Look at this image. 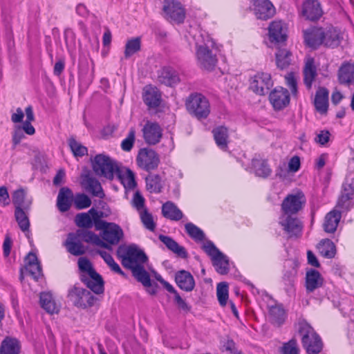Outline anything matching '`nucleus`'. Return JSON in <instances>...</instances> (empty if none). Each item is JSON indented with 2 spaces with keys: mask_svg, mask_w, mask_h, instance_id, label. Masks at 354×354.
I'll return each mask as SVG.
<instances>
[{
  "mask_svg": "<svg viewBox=\"0 0 354 354\" xmlns=\"http://www.w3.org/2000/svg\"><path fill=\"white\" fill-rule=\"evenodd\" d=\"M185 228L186 232L191 238L196 242L199 241V227L192 223H187L185 225Z\"/></svg>",
  "mask_w": 354,
  "mask_h": 354,
  "instance_id": "obj_62",
  "label": "nucleus"
},
{
  "mask_svg": "<svg viewBox=\"0 0 354 354\" xmlns=\"http://www.w3.org/2000/svg\"><path fill=\"white\" fill-rule=\"evenodd\" d=\"M287 86L290 88L293 95L297 93V79L294 73H289L285 76Z\"/></svg>",
  "mask_w": 354,
  "mask_h": 354,
  "instance_id": "obj_60",
  "label": "nucleus"
},
{
  "mask_svg": "<svg viewBox=\"0 0 354 354\" xmlns=\"http://www.w3.org/2000/svg\"><path fill=\"white\" fill-rule=\"evenodd\" d=\"M73 201V194L71 189L62 187L57 198V207L61 212H66L71 208Z\"/></svg>",
  "mask_w": 354,
  "mask_h": 354,
  "instance_id": "obj_26",
  "label": "nucleus"
},
{
  "mask_svg": "<svg viewBox=\"0 0 354 354\" xmlns=\"http://www.w3.org/2000/svg\"><path fill=\"white\" fill-rule=\"evenodd\" d=\"M251 9L255 16L263 20L272 17L275 13V9L269 0H250Z\"/></svg>",
  "mask_w": 354,
  "mask_h": 354,
  "instance_id": "obj_16",
  "label": "nucleus"
},
{
  "mask_svg": "<svg viewBox=\"0 0 354 354\" xmlns=\"http://www.w3.org/2000/svg\"><path fill=\"white\" fill-rule=\"evenodd\" d=\"M305 44L313 49L322 46L323 27L312 26L303 31Z\"/></svg>",
  "mask_w": 354,
  "mask_h": 354,
  "instance_id": "obj_19",
  "label": "nucleus"
},
{
  "mask_svg": "<svg viewBox=\"0 0 354 354\" xmlns=\"http://www.w3.org/2000/svg\"><path fill=\"white\" fill-rule=\"evenodd\" d=\"M220 51L218 46L209 35L203 38L201 44V67L207 71H212L218 63L217 55Z\"/></svg>",
  "mask_w": 354,
  "mask_h": 354,
  "instance_id": "obj_2",
  "label": "nucleus"
},
{
  "mask_svg": "<svg viewBox=\"0 0 354 354\" xmlns=\"http://www.w3.org/2000/svg\"><path fill=\"white\" fill-rule=\"evenodd\" d=\"M301 15L305 19L317 21L324 15L322 4L319 0H304L301 4Z\"/></svg>",
  "mask_w": 354,
  "mask_h": 354,
  "instance_id": "obj_12",
  "label": "nucleus"
},
{
  "mask_svg": "<svg viewBox=\"0 0 354 354\" xmlns=\"http://www.w3.org/2000/svg\"><path fill=\"white\" fill-rule=\"evenodd\" d=\"M299 349L296 340L291 339L288 342L285 343L281 348L283 354H299Z\"/></svg>",
  "mask_w": 354,
  "mask_h": 354,
  "instance_id": "obj_59",
  "label": "nucleus"
},
{
  "mask_svg": "<svg viewBox=\"0 0 354 354\" xmlns=\"http://www.w3.org/2000/svg\"><path fill=\"white\" fill-rule=\"evenodd\" d=\"M295 280H296V279L286 277H283V276L282 277V283H283V288H284L285 291L289 295L295 292Z\"/></svg>",
  "mask_w": 354,
  "mask_h": 354,
  "instance_id": "obj_63",
  "label": "nucleus"
},
{
  "mask_svg": "<svg viewBox=\"0 0 354 354\" xmlns=\"http://www.w3.org/2000/svg\"><path fill=\"white\" fill-rule=\"evenodd\" d=\"M91 160L93 170L97 176L112 180L115 174L119 172L117 162L109 156L97 154Z\"/></svg>",
  "mask_w": 354,
  "mask_h": 354,
  "instance_id": "obj_3",
  "label": "nucleus"
},
{
  "mask_svg": "<svg viewBox=\"0 0 354 354\" xmlns=\"http://www.w3.org/2000/svg\"><path fill=\"white\" fill-rule=\"evenodd\" d=\"M162 214L165 218L174 221H178L184 217L182 211L171 201H167L162 205Z\"/></svg>",
  "mask_w": 354,
  "mask_h": 354,
  "instance_id": "obj_34",
  "label": "nucleus"
},
{
  "mask_svg": "<svg viewBox=\"0 0 354 354\" xmlns=\"http://www.w3.org/2000/svg\"><path fill=\"white\" fill-rule=\"evenodd\" d=\"M212 263L215 270L220 274H227L230 271V260L229 258L223 252L218 256L213 259Z\"/></svg>",
  "mask_w": 354,
  "mask_h": 354,
  "instance_id": "obj_38",
  "label": "nucleus"
},
{
  "mask_svg": "<svg viewBox=\"0 0 354 354\" xmlns=\"http://www.w3.org/2000/svg\"><path fill=\"white\" fill-rule=\"evenodd\" d=\"M201 247L211 261L222 252L212 241L205 239V234L202 230H201Z\"/></svg>",
  "mask_w": 354,
  "mask_h": 354,
  "instance_id": "obj_39",
  "label": "nucleus"
},
{
  "mask_svg": "<svg viewBox=\"0 0 354 354\" xmlns=\"http://www.w3.org/2000/svg\"><path fill=\"white\" fill-rule=\"evenodd\" d=\"M91 216L93 219L94 226L96 230H100L105 225H107L110 222L103 221L102 218H105L108 216V214L102 211H98L95 208L92 207L89 209Z\"/></svg>",
  "mask_w": 354,
  "mask_h": 354,
  "instance_id": "obj_50",
  "label": "nucleus"
},
{
  "mask_svg": "<svg viewBox=\"0 0 354 354\" xmlns=\"http://www.w3.org/2000/svg\"><path fill=\"white\" fill-rule=\"evenodd\" d=\"M269 100L274 110L280 111L290 103V94L286 88L276 87L269 95Z\"/></svg>",
  "mask_w": 354,
  "mask_h": 354,
  "instance_id": "obj_17",
  "label": "nucleus"
},
{
  "mask_svg": "<svg viewBox=\"0 0 354 354\" xmlns=\"http://www.w3.org/2000/svg\"><path fill=\"white\" fill-rule=\"evenodd\" d=\"M147 189L151 193H160L162 189L161 178L158 175H149L146 177Z\"/></svg>",
  "mask_w": 354,
  "mask_h": 354,
  "instance_id": "obj_49",
  "label": "nucleus"
},
{
  "mask_svg": "<svg viewBox=\"0 0 354 354\" xmlns=\"http://www.w3.org/2000/svg\"><path fill=\"white\" fill-rule=\"evenodd\" d=\"M303 76L304 85L308 90H310L317 76V68L315 61L311 56H306L304 59Z\"/></svg>",
  "mask_w": 354,
  "mask_h": 354,
  "instance_id": "obj_18",
  "label": "nucleus"
},
{
  "mask_svg": "<svg viewBox=\"0 0 354 354\" xmlns=\"http://www.w3.org/2000/svg\"><path fill=\"white\" fill-rule=\"evenodd\" d=\"M82 281L86 286L95 294H101L104 292V282L102 277L96 272L95 274L86 276L82 274Z\"/></svg>",
  "mask_w": 354,
  "mask_h": 354,
  "instance_id": "obj_31",
  "label": "nucleus"
},
{
  "mask_svg": "<svg viewBox=\"0 0 354 354\" xmlns=\"http://www.w3.org/2000/svg\"><path fill=\"white\" fill-rule=\"evenodd\" d=\"M299 262L297 259H288L284 263L283 277L296 279Z\"/></svg>",
  "mask_w": 354,
  "mask_h": 354,
  "instance_id": "obj_48",
  "label": "nucleus"
},
{
  "mask_svg": "<svg viewBox=\"0 0 354 354\" xmlns=\"http://www.w3.org/2000/svg\"><path fill=\"white\" fill-rule=\"evenodd\" d=\"M159 240L162 242L167 248L176 254L178 257L185 259L187 257V253L184 247L180 246L172 238L162 234L159 235Z\"/></svg>",
  "mask_w": 354,
  "mask_h": 354,
  "instance_id": "obj_35",
  "label": "nucleus"
},
{
  "mask_svg": "<svg viewBox=\"0 0 354 354\" xmlns=\"http://www.w3.org/2000/svg\"><path fill=\"white\" fill-rule=\"evenodd\" d=\"M82 186L85 190L93 196L102 198L104 197L102 185L99 180L90 174H85L82 176Z\"/></svg>",
  "mask_w": 354,
  "mask_h": 354,
  "instance_id": "obj_22",
  "label": "nucleus"
},
{
  "mask_svg": "<svg viewBox=\"0 0 354 354\" xmlns=\"http://www.w3.org/2000/svg\"><path fill=\"white\" fill-rule=\"evenodd\" d=\"M175 281L178 286L187 292L193 290L195 281L190 272L186 270H180L176 273Z\"/></svg>",
  "mask_w": 354,
  "mask_h": 354,
  "instance_id": "obj_30",
  "label": "nucleus"
},
{
  "mask_svg": "<svg viewBox=\"0 0 354 354\" xmlns=\"http://www.w3.org/2000/svg\"><path fill=\"white\" fill-rule=\"evenodd\" d=\"M141 49V39L138 37H133L127 41L124 52V58L129 59Z\"/></svg>",
  "mask_w": 354,
  "mask_h": 354,
  "instance_id": "obj_45",
  "label": "nucleus"
},
{
  "mask_svg": "<svg viewBox=\"0 0 354 354\" xmlns=\"http://www.w3.org/2000/svg\"><path fill=\"white\" fill-rule=\"evenodd\" d=\"M75 223L78 227L90 229L94 225L93 217L89 213L82 212L76 214L75 217Z\"/></svg>",
  "mask_w": 354,
  "mask_h": 354,
  "instance_id": "obj_47",
  "label": "nucleus"
},
{
  "mask_svg": "<svg viewBox=\"0 0 354 354\" xmlns=\"http://www.w3.org/2000/svg\"><path fill=\"white\" fill-rule=\"evenodd\" d=\"M292 53L287 49H279L275 54L277 66L281 69L287 68L292 62Z\"/></svg>",
  "mask_w": 354,
  "mask_h": 354,
  "instance_id": "obj_41",
  "label": "nucleus"
},
{
  "mask_svg": "<svg viewBox=\"0 0 354 354\" xmlns=\"http://www.w3.org/2000/svg\"><path fill=\"white\" fill-rule=\"evenodd\" d=\"M216 295L221 306L227 304L228 299V284L226 282H221L217 285Z\"/></svg>",
  "mask_w": 354,
  "mask_h": 354,
  "instance_id": "obj_52",
  "label": "nucleus"
},
{
  "mask_svg": "<svg viewBox=\"0 0 354 354\" xmlns=\"http://www.w3.org/2000/svg\"><path fill=\"white\" fill-rule=\"evenodd\" d=\"M26 269L35 280H37L42 274L41 266L39 263L26 265Z\"/></svg>",
  "mask_w": 354,
  "mask_h": 354,
  "instance_id": "obj_61",
  "label": "nucleus"
},
{
  "mask_svg": "<svg viewBox=\"0 0 354 354\" xmlns=\"http://www.w3.org/2000/svg\"><path fill=\"white\" fill-rule=\"evenodd\" d=\"M324 279L316 270L310 269L306 272L305 286L307 292H312L315 289L322 286Z\"/></svg>",
  "mask_w": 354,
  "mask_h": 354,
  "instance_id": "obj_29",
  "label": "nucleus"
},
{
  "mask_svg": "<svg viewBox=\"0 0 354 354\" xmlns=\"http://www.w3.org/2000/svg\"><path fill=\"white\" fill-rule=\"evenodd\" d=\"M140 218L144 226L150 231H153L156 227L155 223L151 214L147 210L141 212Z\"/></svg>",
  "mask_w": 354,
  "mask_h": 354,
  "instance_id": "obj_58",
  "label": "nucleus"
},
{
  "mask_svg": "<svg viewBox=\"0 0 354 354\" xmlns=\"http://www.w3.org/2000/svg\"><path fill=\"white\" fill-rule=\"evenodd\" d=\"M185 105L188 112L199 120V94L192 93L187 98Z\"/></svg>",
  "mask_w": 354,
  "mask_h": 354,
  "instance_id": "obj_46",
  "label": "nucleus"
},
{
  "mask_svg": "<svg viewBox=\"0 0 354 354\" xmlns=\"http://www.w3.org/2000/svg\"><path fill=\"white\" fill-rule=\"evenodd\" d=\"M19 342L15 338L6 337L1 342L0 354H19Z\"/></svg>",
  "mask_w": 354,
  "mask_h": 354,
  "instance_id": "obj_37",
  "label": "nucleus"
},
{
  "mask_svg": "<svg viewBox=\"0 0 354 354\" xmlns=\"http://www.w3.org/2000/svg\"><path fill=\"white\" fill-rule=\"evenodd\" d=\"M162 10L165 17L177 24H181L185 18V10L182 4L176 0H164Z\"/></svg>",
  "mask_w": 354,
  "mask_h": 354,
  "instance_id": "obj_10",
  "label": "nucleus"
},
{
  "mask_svg": "<svg viewBox=\"0 0 354 354\" xmlns=\"http://www.w3.org/2000/svg\"><path fill=\"white\" fill-rule=\"evenodd\" d=\"M288 25L281 20H274L268 26V37L272 42L282 43L288 38Z\"/></svg>",
  "mask_w": 354,
  "mask_h": 354,
  "instance_id": "obj_14",
  "label": "nucleus"
},
{
  "mask_svg": "<svg viewBox=\"0 0 354 354\" xmlns=\"http://www.w3.org/2000/svg\"><path fill=\"white\" fill-rule=\"evenodd\" d=\"M269 314L272 320L278 324H281L286 317V312L281 305L270 306Z\"/></svg>",
  "mask_w": 354,
  "mask_h": 354,
  "instance_id": "obj_51",
  "label": "nucleus"
},
{
  "mask_svg": "<svg viewBox=\"0 0 354 354\" xmlns=\"http://www.w3.org/2000/svg\"><path fill=\"white\" fill-rule=\"evenodd\" d=\"M29 209L15 208V217L19 228L24 232H28L30 228V221L28 216Z\"/></svg>",
  "mask_w": 354,
  "mask_h": 354,
  "instance_id": "obj_43",
  "label": "nucleus"
},
{
  "mask_svg": "<svg viewBox=\"0 0 354 354\" xmlns=\"http://www.w3.org/2000/svg\"><path fill=\"white\" fill-rule=\"evenodd\" d=\"M299 332L301 335V342L308 354H318L323 348L320 337L306 322L299 324Z\"/></svg>",
  "mask_w": 354,
  "mask_h": 354,
  "instance_id": "obj_4",
  "label": "nucleus"
},
{
  "mask_svg": "<svg viewBox=\"0 0 354 354\" xmlns=\"http://www.w3.org/2000/svg\"><path fill=\"white\" fill-rule=\"evenodd\" d=\"M142 97L149 108H156L160 104L161 93L156 87L146 86L143 90Z\"/></svg>",
  "mask_w": 354,
  "mask_h": 354,
  "instance_id": "obj_27",
  "label": "nucleus"
},
{
  "mask_svg": "<svg viewBox=\"0 0 354 354\" xmlns=\"http://www.w3.org/2000/svg\"><path fill=\"white\" fill-rule=\"evenodd\" d=\"M337 79L340 84L350 86L354 83V63L344 62L337 72Z\"/></svg>",
  "mask_w": 354,
  "mask_h": 354,
  "instance_id": "obj_23",
  "label": "nucleus"
},
{
  "mask_svg": "<svg viewBox=\"0 0 354 354\" xmlns=\"http://www.w3.org/2000/svg\"><path fill=\"white\" fill-rule=\"evenodd\" d=\"M64 245L67 251L74 256H80L85 253V248L75 232L68 234Z\"/></svg>",
  "mask_w": 354,
  "mask_h": 354,
  "instance_id": "obj_24",
  "label": "nucleus"
},
{
  "mask_svg": "<svg viewBox=\"0 0 354 354\" xmlns=\"http://www.w3.org/2000/svg\"><path fill=\"white\" fill-rule=\"evenodd\" d=\"M101 239L108 244L107 250H111V245H118L124 237V232L121 227L115 223H109L100 230Z\"/></svg>",
  "mask_w": 354,
  "mask_h": 354,
  "instance_id": "obj_8",
  "label": "nucleus"
},
{
  "mask_svg": "<svg viewBox=\"0 0 354 354\" xmlns=\"http://www.w3.org/2000/svg\"><path fill=\"white\" fill-rule=\"evenodd\" d=\"M12 203L15 208L29 209L32 204V201L26 198L24 189H19L14 192L12 194Z\"/></svg>",
  "mask_w": 354,
  "mask_h": 354,
  "instance_id": "obj_40",
  "label": "nucleus"
},
{
  "mask_svg": "<svg viewBox=\"0 0 354 354\" xmlns=\"http://www.w3.org/2000/svg\"><path fill=\"white\" fill-rule=\"evenodd\" d=\"M216 145L223 151H227L229 143L228 129L224 126H218L212 130Z\"/></svg>",
  "mask_w": 354,
  "mask_h": 354,
  "instance_id": "obj_32",
  "label": "nucleus"
},
{
  "mask_svg": "<svg viewBox=\"0 0 354 354\" xmlns=\"http://www.w3.org/2000/svg\"><path fill=\"white\" fill-rule=\"evenodd\" d=\"M142 131L145 142L149 145L159 143L162 137V129L157 122L147 121Z\"/></svg>",
  "mask_w": 354,
  "mask_h": 354,
  "instance_id": "obj_15",
  "label": "nucleus"
},
{
  "mask_svg": "<svg viewBox=\"0 0 354 354\" xmlns=\"http://www.w3.org/2000/svg\"><path fill=\"white\" fill-rule=\"evenodd\" d=\"M306 201L305 195L301 191L297 190L288 194L281 203V215L296 216L302 209Z\"/></svg>",
  "mask_w": 354,
  "mask_h": 354,
  "instance_id": "obj_5",
  "label": "nucleus"
},
{
  "mask_svg": "<svg viewBox=\"0 0 354 354\" xmlns=\"http://www.w3.org/2000/svg\"><path fill=\"white\" fill-rule=\"evenodd\" d=\"M78 266L81 272H84V275L95 274L96 272L92 267V265L88 259L84 257H81L78 259Z\"/></svg>",
  "mask_w": 354,
  "mask_h": 354,
  "instance_id": "obj_56",
  "label": "nucleus"
},
{
  "mask_svg": "<svg viewBox=\"0 0 354 354\" xmlns=\"http://www.w3.org/2000/svg\"><path fill=\"white\" fill-rule=\"evenodd\" d=\"M122 182L125 188L133 189L136 186L135 176L133 172L128 169L122 178Z\"/></svg>",
  "mask_w": 354,
  "mask_h": 354,
  "instance_id": "obj_57",
  "label": "nucleus"
},
{
  "mask_svg": "<svg viewBox=\"0 0 354 354\" xmlns=\"http://www.w3.org/2000/svg\"><path fill=\"white\" fill-rule=\"evenodd\" d=\"M323 32L322 45L333 48L340 44L342 36L339 30L333 26L323 27Z\"/></svg>",
  "mask_w": 354,
  "mask_h": 354,
  "instance_id": "obj_20",
  "label": "nucleus"
},
{
  "mask_svg": "<svg viewBox=\"0 0 354 354\" xmlns=\"http://www.w3.org/2000/svg\"><path fill=\"white\" fill-rule=\"evenodd\" d=\"M160 162L159 155L150 148L140 149L136 157L138 166L148 172L156 169Z\"/></svg>",
  "mask_w": 354,
  "mask_h": 354,
  "instance_id": "obj_7",
  "label": "nucleus"
},
{
  "mask_svg": "<svg viewBox=\"0 0 354 354\" xmlns=\"http://www.w3.org/2000/svg\"><path fill=\"white\" fill-rule=\"evenodd\" d=\"M74 205L77 209H83L89 207L91 205L90 198L84 194H77L73 198Z\"/></svg>",
  "mask_w": 354,
  "mask_h": 354,
  "instance_id": "obj_54",
  "label": "nucleus"
},
{
  "mask_svg": "<svg viewBox=\"0 0 354 354\" xmlns=\"http://www.w3.org/2000/svg\"><path fill=\"white\" fill-rule=\"evenodd\" d=\"M68 297L74 306L82 308L93 306L97 300L89 290L77 286L69 290Z\"/></svg>",
  "mask_w": 354,
  "mask_h": 354,
  "instance_id": "obj_6",
  "label": "nucleus"
},
{
  "mask_svg": "<svg viewBox=\"0 0 354 354\" xmlns=\"http://www.w3.org/2000/svg\"><path fill=\"white\" fill-rule=\"evenodd\" d=\"M40 305L49 314L57 313L59 306L55 301L50 292H41L40 294Z\"/></svg>",
  "mask_w": 354,
  "mask_h": 354,
  "instance_id": "obj_36",
  "label": "nucleus"
},
{
  "mask_svg": "<svg viewBox=\"0 0 354 354\" xmlns=\"http://www.w3.org/2000/svg\"><path fill=\"white\" fill-rule=\"evenodd\" d=\"M136 140V131L133 128H131L127 136L121 143V148L124 151H130L133 148V144Z\"/></svg>",
  "mask_w": 354,
  "mask_h": 354,
  "instance_id": "obj_55",
  "label": "nucleus"
},
{
  "mask_svg": "<svg viewBox=\"0 0 354 354\" xmlns=\"http://www.w3.org/2000/svg\"><path fill=\"white\" fill-rule=\"evenodd\" d=\"M252 166L257 176L266 178L269 176L272 170L267 162L263 160L252 159Z\"/></svg>",
  "mask_w": 354,
  "mask_h": 354,
  "instance_id": "obj_44",
  "label": "nucleus"
},
{
  "mask_svg": "<svg viewBox=\"0 0 354 354\" xmlns=\"http://www.w3.org/2000/svg\"><path fill=\"white\" fill-rule=\"evenodd\" d=\"M342 212H343L339 208H336L335 206L333 210L326 215L323 224L326 232L334 233L336 231L342 217Z\"/></svg>",
  "mask_w": 354,
  "mask_h": 354,
  "instance_id": "obj_25",
  "label": "nucleus"
},
{
  "mask_svg": "<svg viewBox=\"0 0 354 354\" xmlns=\"http://www.w3.org/2000/svg\"><path fill=\"white\" fill-rule=\"evenodd\" d=\"M122 248L118 250V256L121 259L122 265L131 270L135 279L145 287L151 286L149 273L145 269V264L148 261V257L143 250L136 245L128 246L124 252L121 254Z\"/></svg>",
  "mask_w": 354,
  "mask_h": 354,
  "instance_id": "obj_1",
  "label": "nucleus"
},
{
  "mask_svg": "<svg viewBox=\"0 0 354 354\" xmlns=\"http://www.w3.org/2000/svg\"><path fill=\"white\" fill-rule=\"evenodd\" d=\"M319 254L326 258H333L336 254L334 243L329 239L322 240L317 246Z\"/></svg>",
  "mask_w": 354,
  "mask_h": 354,
  "instance_id": "obj_42",
  "label": "nucleus"
},
{
  "mask_svg": "<svg viewBox=\"0 0 354 354\" xmlns=\"http://www.w3.org/2000/svg\"><path fill=\"white\" fill-rule=\"evenodd\" d=\"M328 91L326 88L320 87L316 92L314 104L316 110L324 114L328 110Z\"/></svg>",
  "mask_w": 354,
  "mask_h": 354,
  "instance_id": "obj_33",
  "label": "nucleus"
},
{
  "mask_svg": "<svg viewBox=\"0 0 354 354\" xmlns=\"http://www.w3.org/2000/svg\"><path fill=\"white\" fill-rule=\"evenodd\" d=\"M68 145L75 156L81 157L87 153V148L73 138L69 139Z\"/></svg>",
  "mask_w": 354,
  "mask_h": 354,
  "instance_id": "obj_53",
  "label": "nucleus"
},
{
  "mask_svg": "<svg viewBox=\"0 0 354 354\" xmlns=\"http://www.w3.org/2000/svg\"><path fill=\"white\" fill-rule=\"evenodd\" d=\"M272 85L271 75L268 73L259 72L250 80V88L259 95L268 93Z\"/></svg>",
  "mask_w": 354,
  "mask_h": 354,
  "instance_id": "obj_9",
  "label": "nucleus"
},
{
  "mask_svg": "<svg viewBox=\"0 0 354 354\" xmlns=\"http://www.w3.org/2000/svg\"><path fill=\"white\" fill-rule=\"evenodd\" d=\"M279 224L290 238L298 237L301 234L303 224L297 216L281 215Z\"/></svg>",
  "mask_w": 354,
  "mask_h": 354,
  "instance_id": "obj_11",
  "label": "nucleus"
},
{
  "mask_svg": "<svg viewBox=\"0 0 354 354\" xmlns=\"http://www.w3.org/2000/svg\"><path fill=\"white\" fill-rule=\"evenodd\" d=\"M81 241L99 246L100 248H108V244L102 241L100 236L87 229H79L75 232Z\"/></svg>",
  "mask_w": 354,
  "mask_h": 354,
  "instance_id": "obj_28",
  "label": "nucleus"
},
{
  "mask_svg": "<svg viewBox=\"0 0 354 354\" xmlns=\"http://www.w3.org/2000/svg\"><path fill=\"white\" fill-rule=\"evenodd\" d=\"M354 206V183L346 181L343 184L341 195L337 201L336 208L347 212Z\"/></svg>",
  "mask_w": 354,
  "mask_h": 354,
  "instance_id": "obj_13",
  "label": "nucleus"
},
{
  "mask_svg": "<svg viewBox=\"0 0 354 354\" xmlns=\"http://www.w3.org/2000/svg\"><path fill=\"white\" fill-rule=\"evenodd\" d=\"M301 166L300 158L297 156L292 157L288 164V171L292 173L297 172Z\"/></svg>",
  "mask_w": 354,
  "mask_h": 354,
  "instance_id": "obj_64",
  "label": "nucleus"
},
{
  "mask_svg": "<svg viewBox=\"0 0 354 354\" xmlns=\"http://www.w3.org/2000/svg\"><path fill=\"white\" fill-rule=\"evenodd\" d=\"M158 81L167 86H174L180 81L178 73L170 66H165L158 71Z\"/></svg>",
  "mask_w": 354,
  "mask_h": 354,
  "instance_id": "obj_21",
  "label": "nucleus"
}]
</instances>
